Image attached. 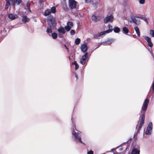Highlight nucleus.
Returning <instances> with one entry per match:
<instances>
[{
	"mask_svg": "<svg viewBox=\"0 0 154 154\" xmlns=\"http://www.w3.org/2000/svg\"><path fill=\"white\" fill-rule=\"evenodd\" d=\"M47 21L51 28H48L46 32L48 33H51L52 32L51 29H54L56 27V23L55 18L53 17H49L47 19Z\"/></svg>",
	"mask_w": 154,
	"mask_h": 154,
	"instance_id": "obj_1",
	"label": "nucleus"
},
{
	"mask_svg": "<svg viewBox=\"0 0 154 154\" xmlns=\"http://www.w3.org/2000/svg\"><path fill=\"white\" fill-rule=\"evenodd\" d=\"M149 103V100L148 99H146L143 104L142 107V109L143 110L142 112V115L141 117V120L144 121L145 118V113L146 110L148 106V104Z\"/></svg>",
	"mask_w": 154,
	"mask_h": 154,
	"instance_id": "obj_2",
	"label": "nucleus"
},
{
	"mask_svg": "<svg viewBox=\"0 0 154 154\" xmlns=\"http://www.w3.org/2000/svg\"><path fill=\"white\" fill-rule=\"evenodd\" d=\"M77 2L75 0H69V6L72 9L76 8Z\"/></svg>",
	"mask_w": 154,
	"mask_h": 154,
	"instance_id": "obj_3",
	"label": "nucleus"
},
{
	"mask_svg": "<svg viewBox=\"0 0 154 154\" xmlns=\"http://www.w3.org/2000/svg\"><path fill=\"white\" fill-rule=\"evenodd\" d=\"M152 129V122H150L147 127V129L145 132L146 134L150 135L151 134V132Z\"/></svg>",
	"mask_w": 154,
	"mask_h": 154,
	"instance_id": "obj_4",
	"label": "nucleus"
},
{
	"mask_svg": "<svg viewBox=\"0 0 154 154\" xmlns=\"http://www.w3.org/2000/svg\"><path fill=\"white\" fill-rule=\"evenodd\" d=\"M88 57V52H86L84 55H83L81 60L80 63L82 65H84L86 62V60Z\"/></svg>",
	"mask_w": 154,
	"mask_h": 154,
	"instance_id": "obj_5",
	"label": "nucleus"
},
{
	"mask_svg": "<svg viewBox=\"0 0 154 154\" xmlns=\"http://www.w3.org/2000/svg\"><path fill=\"white\" fill-rule=\"evenodd\" d=\"M114 20V17L113 15H110L106 17L104 19V22L105 23L108 22H112Z\"/></svg>",
	"mask_w": 154,
	"mask_h": 154,
	"instance_id": "obj_6",
	"label": "nucleus"
},
{
	"mask_svg": "<svg viewBox=\"0 0 154 154\" xmlns=\"http://www.w3.org/2000/svg\"><path fill=\"white\" fill-rule=\"evenodd\" d=\"M145 39L148 42V45L149 47L151 48L153 46V44L151 42L150 38L149 37L145 36Z\"/></svg>",
	"mask_w": 154,
	"mask_h": 154,
	"instance_id": "obj_7",
	"label": "nucleus"
},
{
	"mask_svg": "<svg viewBox=\"0 0 154 154\" xmlns=\"http://www.w3.org/2000/svg\"><path fill=\"white\" fill-rule=\"evenodd\" d=\"M81 51L84 53L86 52L88 50L87 45L85 44H83L81 45Z\"/></svg>",
	"mask_w": 154,
	"mask_h": 154,
	"instance_id": "obj_8",
	"label": "nucleus"
},
{
	"mask_svg": "<svg viewBox=\"0 0 154 154\" xmlns=\"http://www.w3.org/2000/svg\"><path fill=\"white\" fill-rule=\"evenodd\" d=\"M8 18L11 20H14L18 17V16L16 14H10L8 15Z\"/></svg>",
	"mask_w": 154,
	"mask_h": 154,
	"instance_id": "obj_9",
	"label": "nucleus"
},
{
	"mask_svg": "<svg viewBox=\"0 0 154 154\" xmlns=\"http://www.w3.org/2000/svg\"><path fill=\"white\" fill-rule=\"evenodd\" d=\"M131 20L130 21V23L133 22L135 23L137 25H138L140 24V22L139 21H137V20L134 17H131Z\"/></svg>",
	"mask_w": 154,
	"mask_h": 154,
	"instance_id": "obj_10",
	"label": "nucleus"
},
{
	"mask_svg": "<svg viewBox=\"0 0 154 154\" xmlns=\"http://www.w3.org/2000/svg\"><path fill=\"white\" fill-rule=\"evenodd\" d=\"M29 20V19L26 16L23 15V16L22 20L24 23H25L26 22H28Z\"/></svg>",
	"mask_w": 154,
	"mask_h": 154,
	"instance_id": "obj_11",
	"label": "nucleus"
},
{
	"mask_svg": "<svg viewBox=\"0 0 154 154\" xmlns=\"http://www.w3.org/2000/svg\"><path fill=\"white\" fill-rule=\"evenodd\" d=\"M144 121L141 120V121L140 122V125H139V126L138 127V129H137V132L138 133L140 131V129L142 128V127L143 125L144 124Z\"/></svg>",
	"mask_w": 154,
	"mask_h": 154,
	"instance_id": "obj_12",
	"label": "nucleus"
},
{
	"mask_svg": "<svg viewBox=\"0 0 154 154\" xmlns=\"http://www.w3.org/2000/svg\"><path fill=\"white\" fill-rule=\"evenodd\" d=\"M105 35V32L104 31L102 32H100L99 34L95 35L94 36V38L97 39L99 37Z\"/></svg>",
	"mask_w": 154,
	"mask_h": 154,
	"instance_id": "obj_13",
	"label": "nucleus"
},
{
	"mask_svg": "<svg viewBox=\"0 0 154 154\" xmlns=\"http://www.w3.org/2000/svg\"><path fill=\"white\" fill-rule=\"evenodd\" d=\"M98 17L95 15H93L91 17L92 20L94 21L95 22L97 21L100 20L101 19V17H98Z\"/></svg>",
	"mask_w": 154,
	"mask_h": 154,
	"instance_id": "obj_14",
	"label": "nucleus"
},
{
	"mask_svg": "<svg viewBox=\"0 0 154 154\" xmlns=\"http://www.w3.org/2000/svg\"><path fill=\"white\" fill-rule=\"evenodd\" d=\"M72 134L74 137L75 140H77L79 138V133H76L74 131H73V132L72 133Z\"/></svg>",
	"mask_w": 154,
	"mask_h": 154,
	"instance_id": "obj_15",
	"label": "nucleus"
},
{
	"mask_svg": "<svg viewBox=\"0 0 154 154\" xmlns=\"http://www.w3.org/2000/svg\"><path fill=\"white\" fill-rule=\"evenodd\" d=\"M140 151L136 148L133 149L131 152V154H139Z\"/></svg>",
	"mask_w": 154,
	"mask_h": 154,
	"instance_id": "obj_16",
	"label": "nucleus"
},
{
	"mask_svg": "<svg viewBox=\"0 0 154 154\" xmlns=\"http://www.w3.org/2000/svg\"><path fill=\"white\" fill-rule=\"evenodd\" d=\"M122 30L123 33L126 34H127L128 33V28L126 27H123L122 28Z\"/></svg>",
	"mask_w": 154,
	"mask_h": 154,
	"instance_id": "obj_17",
	"label": "nucleus"
},
{
	"mask_svg": "<svg viewBox=\"0 0 154 154\" xmlns=\"http://www.w3.org/2000/svg\"><path fill=\"white\" fill-rule=\"evenodd\" d=\"M134 29L135 30L137 35L139 36H140V32L139 31V29L137 26H136L134 28Z\"/></svg>",
	"mask_w": 154,
	"mask_h": 154,
	"instance_id": "obj_18",
	"label": "nucleus"
},
{
	"mask_svg": "<svg viewBox=\"0 0 154 154\" xmlns=\"http://www.w3.org/2000/svg\"><path fill=\"white\" fill-rule=\"evenodd\" d=\"M57 30L59 32L63 34H64L65 33V31L63 28L61 27L60 29H58Z\"/></svg>",
	"mask_w": 154,
	"mask_h": 154,
	"instance_id": "obj_19",
	"label": "nucleus"
},
{
	"mask_svg": "<svg viewBox=\"0 0 154 154\" xmlns=\"http://www.w3.org/2000/svg\"><path fill=\"white\" fill-rule=\"evenodd\" d=\"M135 17H136L137 18H140V19H142V20H143L145 22H146L147 24L148 23V22L147 20V19L145 17H140V16H136Z\"/></svg>",
	"mask_w": 154,
	"mask_h": 154,
	"instance_id": "obj_20",
	"label": "nucleus"
},
{
	"mask_svg": "<svg viewBox=\"0 0 154 154\" xmlns=\"http://www.w3.org/2000/svg\"><path fill=\"white\" fill-rule=\"evenodd\" d=\"M51 11L50 9H47L45 12L44 15L47 16L49 15L51 13Z\"/></svg>",
	"mask_w": 154,
	"mask_h": 154,
	"instance_id": "obj_21",
	"label": "nucleus"
},
{
	"mask_svg": "<svg viewBox=\"0 0 154 154\" xmlns=\"http://www.w3.org/2000/svg\"><path fill=\"white\" fill-rule=\"evenodd\" d=\"M120 31V29L118 27H115L114 28V31L115 33H119Z\"/></svg>",
	"mask_w": 154,
	"mask_h": 154,
	"instance_id": "obj_22",
	"label": "nucleus"
},
{
	"mask_svg": "<svg viewBox=\"0 0 154 154\" xmlns=\"http://www.w3.org/2000/svg\"><path fill=\"white\" fill-rule=\"evenodd\" d=\"M51 36L53 38L55 39L57 38V34L56 33L53 32L52 33Z\"/></svg>",
	"mask_w": 154,
	"mask_h": 154,
	"instance_id": "obj_23",
	"label": "nucleus"
},
{
	"mask_svg": "<svg viewBox=\"0 0 154 154\" xmlns=\"http://www.w3.org/2000/svg\"><path fill=\"white\" fill-rule=\"evenodd\" d=\"M72 64H74L75 66V70H77L79 68V65L77 63L76 61H75L74 62L72 63Z\"/></svg>",
	"mask_w": 154,
	"mask_h": 154,
	"instance_id": "obj_24",
	"label": "nucleus"
},
{
	"mask_svg": "<svg viewBox=\"0 0 154 154\" xmlns=\"http://www.w3.org/2000/svg\"><path fill=\"white\" fill-rule=\"evenodd\" d=\"M30 4L28 2H27L26 4V6L27 8V9L29 12H31V11L30 9Z\"/></svg>",
	"mask_w": 154,
	"mask_h": 154,
	"instance_id": "obj_25",
	"label": "nucleus"
},
{
	"mask_svg": "<svg viewBox=\"0 0 154 154\" xmlns=\"http://www.w3.org/2000/svg\"><path fill=\"white\" fill-rule=\"evenodd\" d=\"M50 10L51 13H55L56 12V8L54 7H52Z\"/></svg>",
	"mask_w": 154,
	"mask_h": 154,
	"instance_id": "obj_26",
	"label": "nucleus"
},
{
	"mask_svg": "<svg viewBox=\"0 0 154 154\" xmlns=\"http://www.w3.org/2000/svg\"><path fill=\"white\" fill-rule=\"evenodd\" d=\"M81 40L79 38H77L75 41V44L77 45H79L80 42Z\"/></svg>",
	"mask_w": 154,
	"mask_h": 154,
	"instance_id": "obj_27",
	"label": "nucleus"
},
{
	"mask_svg": "<svg viewBox=\"0 0 154 154\" xmlns=\"http://www.w3.org/2000/svg\"><path fill=\"white\" fill-rule=\"evenodd\" d=\"M103 43L104 45H110L111 43V42L109 41L103 42Z\"/></svg>",
	"mask_w": 154,
	"mask_h": 154,
	"instance_id": "obj_28",
	"label": "nucleus"
},
{
	"mask_svg": "<svg viewBox=\"0 0 154 154\" xmlns=\"http://www.w3.org/2000/svg\"><path fill=\"white\" fill-rule=\"evenodd\" d=\"M149 34L152 37H154V30H150L149 31Z\"/></svg>",
	"mask_w": 154,
	"mask_h": 154,
	"instance_id": "obj_29",
	"label": "nucleus"
},
{
	"mask_svg": "<svg viewBox=\"0 0 154 154\" xmlns=\"http://www.w3.org/2000/svg\"><path fill=\"white\" fill-rule=\"evenodd\" d=\"M112 30H113L112 29H109L107 30L104 31V32H105V34H106V33H108L109 32H111L112 31Z\"/></svg>",
	"mask_w": 154,
	"mask_h": 154,
	"instance_id": "obj_30",
	"label": "nucleus"
},
{
	"mask_svg": "<svg viewBox=\"0 0 154 154\" xmlns=\"http://www.w3.org/2000/svg\"><path fill=\"white\" fill-rule=\"evenodd\" d=\"M67 25L69 26H70L71 28L73 26V23L72 22H69L67 23Z\"/></svg>",
	"mask_w": 154,
	"mask_h": 154,
	"instance_id": "obj_31",
	"label": "nucleus"
},
{
	"mask_svg": "<svg viewBox=\"0 0 154 154\" xmlns=\"http://www.w3.org/2000/svg\"><path fill=\"white\" fill-rule=\"evenodd\" d=\"M6 6H9L10 5L11 0H6Z\"/></svg>",
	"mask_w": 154,
	"mask_h": 154,
	"instance_id": "obj_32",
	"label": "nucleus"
},
{
	"mask_svg": "<svg viewBox=\"0 0 154 154\" xmlns=\"http://www.w3.org/2000/svg\"><path fill=\"white\" fill-rule=\"evenodd\" d=\"M71 27L68 25L65 27V29L67 31H69L71 29Z\"/></svg>",
	"mask_w": 154,
	"mask_h": 154,
	"instance_id": "obj_33",
	"label": "nucleus"
},
{
	"mask_svg": "<svg viewBox=\"0 0 154 154\" xmlns=\"http://www.w3.org/2000/svg\"><path fill=\"white\" fill-rule=\"evenodd\" d=\"M63 7L66 10H67L68 9V7L66 3L64 4L63 5Z\"/></svg>",
	"mask_w": 154,
	"mask_h": 154,
	"instance_id": "obj_34",
	"label": "nucleus"
},
{
	"mask_svg": "<svg viewBox=\"0 0 154 154\" xmlns=\"http://www.w3.org/2000/svg\"><path fill=\"white\" fill-rule=\"evenodd\" d=\"M16 3L18 5H19L22 2V0H15Z\"/></svg>",
	"mask_w": 154,
	"mask_h": 154,
	"instance_id": "obj_35",
	"label": "nucleus"
},
{
	"mask_svg": "<svg viewBox=\"0 0 154 154\" xmlns=\"http://www.w3.org/2000/svg\"><path fill=\"white\" fill-rule=\"evenodd\" d=\"M71 35H74L75 34V31L74 30H71L70 32Z\"/></svg>",
	"mask_w": 154,
	"mask_h": 154,
	"instance_id": "obj_36",
	"label": "nucleus"
},
{
	"mask_svg": "<svg viewBox=\"0 0 154 154\" xmlns=\"http://www.w3.org/2000/svg\"><path fill=\"white\" fill-rule=\"evenodd\" d=\"M11 1L13 5L14 6L15 5L16 3L15 0H11Z\"/></svg>",
	"mask_w": 154,
	"mask_h": 154,
	"instance_id": "obj_37",
	"label": "nucleus"
},
{
	"mask_svg": "<svg viewBox=\"0 0 154 154\" xmlns=\"http://www.w3.org/2000/svg\"><path fill=\"white\" fill-rule=\"evenodd\" d=\"M139 2L141 4H143L145 3V0H139Z\"/></svg>",
	"mask_w": 154,
	"mask_h": 154,
	"instance_id": "obj_38",
	"label": "nucleus"
},
{
	"mask_svg": "<svg viewBox=\"0 0 154 154\" xmlns=\"http://www.w3.org/2000/svg\"><path fill=\"white\" fill-rule=\"evenodd\" d=\"M94 152L92 150H90L89 151H88L87 153V154H93Z\"/></svg>",
	"mask_w": 154,
	"mask_h": 154,
	"instance_id": "obj_39",
	"label": "nucleus"
},
{
	"mask_svg": "<svg viewBox=\"0 0 154 154\" xmlns=\"http://www.w3.org/2000/svg\"><path fill=\"white\" fill-rule=\"evenodd\" d=\"M77 139H78L80 143H83V142L81 140V138L80 137H79V138H78Z\"/></svg>",
	"mask_w": 154,
	"mask_h": 154,
	"instance_id": "obj_40",
	"label": "nucleus"
},
{
	"mask_svg": "<svg viewBox=\"0 0 154 154\" xmlns=\"http://www.w3.org/2000/svg\"><path fill=\"white\" fill-rule=\"evenodd\" d=\"M85 3H89L91 2V0H85Z\"/></svg>",
	"mask_w": 154,
	"mask_h": 154,
	"instance_id": "obj_41",
	"label": "nucleus"
},
{
	"mask_svg": "<svg viewBox=\"0 0 154 154\" xmlns=\"http://www.w3.org/2000/svg\"><path fill=\"white\" fill-rule=\"evenodd\" d=\"M64 46L66 48L67 50V51H69V48H68L66 46V45L65 44H64Z\"/></svg>",
	"mask_w": 154,
	"mask_h": 154,
	"instance_id": "obj_42",
	"label": "nucleus"
},
{
	"mask_svg": "<svg viewBox=\"0 0 154 154\" xmlns=\"http://www.w3.org/2000/svg\"><path fill=\"white\" fill-rule=\"evenodd\" d=\"M75 77L76 78V80H77L78 79V75L76 74V73H75Z\"/></svg>",
	"mask_w": 154,
	"mask_h": 154,
	"instance_id": "obj_43",
	"label": "nucleus"
},
{
	"mask_svg": "<svg viewBox=\"0 0 154 154\" xmlns=\"http://www.w3.org/2000/svg\"><path fill=\"white\" fill-rule=\"evenodd\" d=\"M108 27L109 28V29H111V28H112V26L110 24H109L108 25Z\"/></svg>",
	"mask_w": 154,
	"mask_h": 154,
	"instance_id": "obj_44",
	"label": "nucleus"
},
{
	"mask_svg": "<svg viewBox=\"0 0 154 154\" xmlns=\"http://www.w3.org/2000/svg\"><path fill=\"white\" fill-rule=\"evenodd\" d=\"M152 89L153 91L154 92V82H153L152 84Z\"/></svg>",
	"mask_w": 154,
	"mask_h": 154,
	"instance_id": "obj_45",
	"label": "nucleus"
},
{
	"mask_svg": "<svg viewBox=\"0 0 154 154\" xmlns=\"http://www.w3.org/2000/svg\"><path fill=\"white\" fill-rule=\"evenodd\" d=\"M8 6H6V5L5 7V9H6V10L8 8Z\"/></svg>",
	"mask_w": 154,
	"mask_h": 154,
	"instance_id": "obj_46",
	"label": "nucleus"
},
{
	"mask_svg": "<svg viewBox=\"0 0 154 154\" xmlns=\"http://www.w3.org/2000/svg\"><path fill=\"white\" fill-rule=\"evenodd\" d=\"M69 60H71V59L70 58V57H69Z\"/></svg>",
	"mask_w": 154,
	"mask_h": 154,
	"instance_id": "obj_47",
	"label": "nucleus"
},
{
	"mask_svg": "<svg viewBox=\"0 0 154 154\" xmlns=\"http://www.w3.org/2000/svg\"><path fill=\"white\" fill-rule=\"evenodd\" d=\"M137 126H138V125H137V126H136V129H137Z\"/></svg>",
	"mask_w": 154,
	"mask_h": 154,
	"instance_id": "obj_48",
	"label": "nucleus"
},
{
	"mask_svg": "<svg viewBox=\"0 0 154 154\" xmlns=\"http://www.w3.org/2000/svg\"><path fill=\"white\" fill-rule=\"evenodd\" d=\"M114 150V149H112V151H113Z\"/></svg>",
	"mask_w": 154,
	"mask_h": 154,
	"instance_id": "obj_49",
	"label": "nucleus"
}]
</instances>
